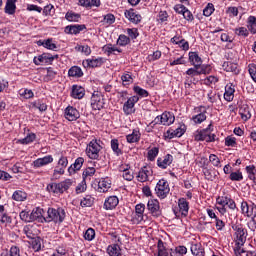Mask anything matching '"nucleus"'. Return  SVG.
Here are the masks:
<instances>
[{"mask_svg": "<svg viewBox=\"0 0 256 256\" xmlns=\"http://www.w3.org/2000/svg\"><path fill=\"white\" fill-rule=\"evenodd\" d=\"M65 217H66V212L65 209L59 207L57 209L55 208H48L47 210V216L44 218V221L46 223H51V221H53V223H63V221H65Z\"/></svg>", "mask_w": 256, "mask_h": 256, "instance_id": "obj_1", "label": "nucleus"}, {"mask_svg": "<svg viewBox=\"0 0 256 256\" xmlns=\"http://www.w3.org/2000/svg\"><path fill=\"white\" fill-rule=\"evenodd\" d=\"M211 127H213V124H209L207 128L202 130H197L194 139L195 141H206V143H213L215 141V134H211Z\"/></svg>", "mask_w": 256, "mask_h": 256, "instance_id": "obj_2", "label": "nucleus"}, {"mask_svg": "<svg viewBox=\"0 0 256 256\" xmlns=\"http://www.w3.org/2000/svg\"><path fill=\"white\" fill-rule=\"evenodd\" d=\"M101 140H92L87 145L86 154L89 159H99V153L103 146H101Z\"/></svg>", "mask_w": 256, "mask_h": 256, "instance_id": "obj_3", "label": "nucleus"}, {"mask_svg": "<svg viewBox=\"0 0 256 256\" xmlns=\"http://www.w3.org/2000/svg\"><path fill=\"white\" fill-rule=\"evenodd\" d=\"M170 191L171 188H169V182H167V180L161 179L157 182L155 193L159 199H166Z\"/></svg>", "mask_w": 256, "mask_h": 256, "instance_id": "obj_4", "label": "nucleus"}, {"mask_svg": "<svg viewBox=\"0 0 256 256\" xmlns=\"http://www.w3.org/2000/svg\"><path fill=\"white\" fill-rule=\"evenodd\" d=\"M232 229L235 231L236 236V245L239 249L245 245V241H247V234L245 232V228L241 224L232 226Z\"/></svg>", "mask_w": 256, "mask_h": 256, "instance_id": "obj_5", "label": "nucleus"}, {"mask_svg": "<svg viewBox=\"0 0 256 256\" xmlns=\"http://www.w3.org/2000/svg\"><path fill=\"white\" fill-rule=\"evenodd\" d=\"M152 123L154 125H173L175 123V116L171 112H164L157 116Z\"/></svg>", "mask_w": 256, "mask_h": 256, "instance_id": "obj_6", "label": "nucleus"}, {"mask_svg": "<svg viewBox=\"0 0 256 256\" xmlns=\"http://www.w3.org/2000/svg\"><path fill=\"white\" fill-rule=\"evenodd\" d=\"M91 107L94 111H101L105 107V98L101 92H94L91 97Z\"/></svg>", "mask_w": 256, "mask_h": 256, "instance_id": "obj_7", "label": "nucleus"}, {"mask_svg": "<svg viewBox=\"0 0 256 256\" xmlns=\"http://www.w3.org/2000/svg\"><path fill=\"white\" fill-rule=\"evenodd\" d=\"M241 213L245 217H256V205L251 202L250 204L247 201L241 203Z\"/></svg>", "mask_w": 256, "mask_h": 256, "instance_id": "obj_8", "label": "nucleus"}, {"mask_svg": "<svg viewBox=\"0 0 256 256\" xmlns=\"http://www.w3.org/2000/svg\"><path fill=\"white\" fill-rule=\"evenodd\" d=\"M139 102V96H132L123 105L125 115H133L135 113V103Z\"/></svg>", "mask_w": 256, "mask_h": 256, "instance_id": "obj_9", "label": "nucleus"}, {"mask_svg": "<svg viewBox=\"0 0 256 256\" xmlns=\"http://www.w3.org/2000/svg\"><path fill=\"white\" fill-rule=\"evenodd\" d=\"M59 55H51L49 53H43L42 55H39L38 57H34L33 61L35 65H41L42 63L49 64L53 63L55 59H57Z\"/></svg>", "mask_w": 256, "mask_h": 256, "instance_id": "obj_10", "label": "nucleus"}, {"mask_svg": "<svg viewBox=\"0 0 256 256\" xmlns=\"http://www.w3.org/2000/svg\"><path fill=\"white\" fill-rule=\"evenodd\" d=\"M147 209L150 211L153 217H161V208L159 206V200H149L147 203Z\"/></svg>", "mask_w": 256, "mask_h": 256, "instance_id": "obj_11", "label": "nucleus"}, {"mask_svg": "<svg viewBox=\"0 0 256 256\" xmlns=\"http://www.w3.org/2000/svg\"><path fill=\"white\" fill-rule=\"evenodd\" d=\"M87 29V26L85 24H74V25H68L64 29V33L67 35H79L81 31H85Z\"/></svg>", "mask_w": 256, "mask_h": 256, "instance_id": "obj_12", "label": "nucleus"}, {"mask_svg": "<svg viewBox=\"0 0 256 256\" xmlns=\"http://www.w3.org/2000/svg\"><path fill=\"white\" fill-rule=\"evenodd\" d=\"M183 135H185V126L178 127L176 129L170 128L164 133V137H166V139H174V137H183Z\"/></svg>", "mask_w": 256, "mask_h": 256, "instance_id": "obj_13", "label": "nucleus"}, {"mask_svg": "<svg viewBox=\"0 0 256 256\" xmlns=\"http://www.w3.org/2000/svg\"><path fill=\"white\" fill-rule=\"evenodd\" d=\"M124 15L127 20H129L131 23H134L135 25L141 23V19H143V17H141V14L137 13L135 9L126 10Z\"/></svg>", "mask_w": 256, "mask_h": 256, "instance_id": "obj_14", "label": "nucleus"}, {"mask_svg": "<svg viewBox=\"0 0 256 256\" xmlns=\"http://www.w3.org/2000/svg\"><path fill=\"white\" fill-rule=\"evenodd\" d=\"M49 163H53V156L47 155L43 158H38L33 161L32 165L34 169H39L41 167H45V165H49Z\"/></svg>", "mask_w": 256, "mask_h": 256, "instance_id": "obj_15", "label": "nucleus"}, {"mask_svg": "<svg viewBox=\"0 0 256 256\" xmlns=\"http://www.w3.org/2000/svg\"><path fill=\"white\" fill-rule=\"evenodd\" d=\"M65 117L68 121H77L81 115L79 114V111L77 108H74L73 106H68L65 110Z\"/></svg>", "mask_w": 256, "mask_h": 256, "instance_id": "obj_16", "label": "nucleus"}, {"mask_svg": "<svg viewBox=\"0 0 256 256\" xmlns=\"http://www.w3.org/2000/svg\"><path fill=\"white\" fill-rule=\"evenodd\" d=\"M119 205V198L117 196H109L104 202V209L111 211Z\"/></svg>", "mask_w": 256, "mask_h": 256, "instance_id": "obj_17", "label": "nucleus"}, {"mask_svg": "<svg viewBox=\"0 0 256 256\" xmlns=\"http://www.w3.org/2000/svg\"><path fill=\"white\" fill-rule=\"evenodd\" d=\"M179 213L182 217H187L189 215V202L187 199L180 198L178 200Z\"/></svg>", "mask_w": 256, "mask_h": 256, "instance_id": "obj_18", "label": "nucleus"}, {"mask_svg": "<svg viewBox=\"0 0 256 256\" xmlns=\"http://www.w3.org/2000/svg\"><path fill=\"white\" fill-rule=\"evenodd\" d=\"M145 213V204H137L135 206L134 223H141L143 221V214Z\"/></svg>", "mask_w": 256, "mask_h": 256, "instance_id": "obj_19", "label": "nucleus"}, {"mask_svg": "<svg viewBox=\"0 0 256 256\" xmlns=\"http://www.w3.org/2000/svg\"><path fill=\"white\" fill-rule=\"evenodd\" d=\"M109 189H111V180H109V178L100 179L97 188L98 193H107Z\"/></svg>", "mask_w": 256, "mask_h": 256, "instance_id": "obj_20", "label": "nucleus"}, {"mask_svg": "<svg viewBox=\"0 0 256 256\" xmlns=\"http://www.w3.org/2000/svg\"><path fill=\"white\" fill-rule=\"evenodd\" d=\"M83 163H85V159L83 157H78L75 162L68 168V173L73 175L75 171H80L83 167Z\"/></svg>", "mask_w": 256, "mask_h": 256, "instance_id": "obj_21", "label": "nucleus"}, {"mask_svg": "<svg viewBox=\"0 0 256 256\" xmlns=\"http://www.w3.org/2000/svg\"><path fill=\"white\" fill-rule=\"evenodd\" d=\"M199 110L200 113L192 117V121H194V123L198 125H200V123H203V121L207 120V110H205V107L200 106Z\"/></svg>", "mask_w": 256, "mask_h": 256, "instance_id": "obj_22", "label": "nucleus"}, {"mask_svg": "<svg viewBox=\"0 0 256 256\" xmlns=\"http://www.w3.org/2000/svg\"><path fill=\"white\" fill-rule=\"evenodd\" d=\"M235 98V86L228 84L225 86L224 99L225 101L231 102Z\"/></svg>", "mask_w": 256, "mask_h": 256, "instance_id": "obj_23", "label": "nucleus"}, {"mask_svg": "<svg viewBox=\"0 0 256 256\" xmlns=\"http://www.w3.org/2000/svg\"><path fill=\"white\" fill-rule=\"evenodd\" d=\"M71 95L73 99H83V97H85V88L79 85H73Z\"/></svg>", "mask_w": 256, "mask_h": 256, "instance_id": "obj_24", "label": "nucleus"}, {"mask_svg": "<svg viewBox=\"0 0 256 256\" xmlns=\"http://www.w3.org/2000/svg\"><path fill=\"white\" fill-rule=\"evenodd\" d=\"M172 163H173V156L170 154L166 155L164 159L158 158L157 160V165L161 169H167V167H169V165H171Z\"/></svg>", "mask_w": 256, "mask_h": 256, "instance_id": "obj_25", "label": "nucleus"}, {"mask_svg": "<svg viewBox=\"0 0 256 256\" xmlns=\"http://www.w3.org/2000/svg\"><path fill=\"white\" fill-rule=\"evenodd\" d=\"M189 61L196 69H199L201 63H203V60H201L197 52H189Z\"/></svg>", "mask_w": 256, "mask_h": 256, "instance_id": "obj_26", "label": "nucleus"}, {"mask_svg": "<svg viewBox=\"0 0 256 256\" xmlns=\"http://www.w3.org/2000/svg\"><path fill=\"white\" fill-rule=\"evenodd\" d=\"M222 67L224 71H227L228 73H234L235 75L239 73V66L236 63L224 62Z\"/></svg>", "mask_w": 256, "mask_h": 256, "instance_id": "obj_27", "label": "nucleus"}, {"mask_svg": "<svg viewBox=\"0 0 256 256\" xmlns=\"http://www.w3.org/2000/svg\"><path fill=\"white\" fill-rule=\"evenodd\" d=\"M57 184H58V194H63L65 191H68V189L71 187V185H73V180L66 179Z\"/></svg>", "mask_w": 256, "mask_h": 256, "instance_id": "obj_28", "label": "nucleus"}, {"mask_svg": "<svg viewBox=\"0 0 256 256\" xmlns=\"http://www.w3.org/2000/svg\"><path fill=\"white\" fill-rule=\"evenodd\" d=\"M44 210L42 208H34L32 212L30 213L33 221H41V219L45 220V216H43Z\"/></svg>", "mask_w": 256, "mask_h": 256, "instance_id": "obj_29", "label": "nucleus"}, {"mask_svg": "<svg viewBox=\"0 0 256 256\" xmlns=\"http://www.w3.org/2000/svg\"><path fill=\"white\" fill-rule=\"evenodd\" d=\"M15 3H17V0H7L5 6V13H7V15H15V11L17 9Z\"/></svg>", "mask_w": 256, "mask_h": 256, "instance_id": "obj_30", "label": "nucleus"}, {"mask_svg": "<svg viewBox=\"0 0 256 256\" xmlns=\"http://www.w3.org/2000/svg\"><path fill=\"white\" fill-rule=\"evenodd\" d=\"M81 7H100L101 0H79Z\"/></svg>", "mask_w": 256, "mask_h": 256, "instance_id": "obj_31", "label": "nucleus"}, {"mask_svg": "<svg viewBox=\"0 0 256 256\" xmlns=\"http://www.w3.org/2000/svg\"><path fill=\"white\" fill-rule=\"evenodd\" d=\"M107 253L110 256H123V254H121V247H119L118 244L108 246Z\"/></svg>", "mask_w": 256, "mask_h": 256, "instance_id": "obj_32", "label": "nucleus"}, {"mask_svg": "<svg viewBox=\"0 0 256 256\" xmlns=\"http://www.w3.org/2000/svg\"><path fill=\"white\" fill-rule=\"evenodd\" d=\"M12 199L18 202L25 201L27 199V193L23 190H16L12 195Z\"/></svg>", "mask_w": 256, "mask_h": 256, "instance_id": "obj_33", "label": "nucleus"}, {"mask_svg": "<svg viewBox=\"0 0 256 256\" xmlns=\"http://www.w3.org/2000/svg\"><path fill=\"white\" fill-rule=\"evenodd\" d=\"M34 231L35 228L32 225H26L23 228V233L28 239H35V237H37V234H35Z\"/></svg>", "mask_w": 256, "mask_h": 256, "instance_id": "obj_34", "label": "nucleus"}, {"mask_svg": "<svg viewBox=\"0 0 256 256\" xmlns=\"http://www.w3.org/2000/svg\"><path fill=\"white\" fill-rule=\"evenodd\" d=\"M68 75H69V77L80 78L83 75V70H81V67H79V66H72L68 70Z\"/></svg>", "mask_w": 256, "mask_h": 256, "instance_id": "obj_35", "label": "nucleus"}, {"mask_svg": "<svg viewBox=\"0 0 256 256\" xmlns=\"http://www.w3.org/2000/svg\"><path fill=\"white\" fill-rule=\"evenodd\" d=\"M93 203H95V198L91 195H87L81 200L80 205L81 207H92Z\"/></svg>", "mask_w": 256, "mask_h": 256, "instance_id": "obj_36", "label": "nucleus"}, {"mask_svg": "<svg viewBox=\"0 0 256 256\" xmlns=\"http://www.w3.org/2000/svg\"><path fill=\"white\" fill-rule=\"evenodd\" d=\"M247 27L253 35L256 33V17L255 16H249L247 21Z\"/></svg>", "mask_w": 256, "mask_h": 256, "instance_id": "obj_37", "label": "nucleus"}, {"mask_svg": "<svg viewBox=\"0 0 256 256\" xmlns=\"http://www.w3.org/2000/svg\"><path fill=\"white\" fill-rule=\"evenodd\" d=\"M65 19H67V21H70V22L79 23V20L81 19V15L75 12H67L65 15Z\"/></svg>", "mask_w": 256, "mask_h": 256, "instance_id": "obj_38", "label": "nucleus"}, {"mask_svg": "<svg viewBox=\"0 0 256 256\" xmlns=\"http://www.w3.org/2000/svg\"><path fill=\"white\" fill-rule=\"evenodd\" d=\"M117 43H118V45H120V47H127V45H129V43H131V38H129L125 34H121L118 37Z\"/></svg>", "mask_w": 256, "mask_h": 256, "instance_id": "obj_39", "label": "nucleus"}, {"mask_svg": "<svg viewBox=\"0 0 256 256\" xmlns=\"http://www.w3.org/2000/svg\"><path fill=\"white\" fill-rule=\"evenodd\" d=\"M35 139H37V135H35V133H30L27 134L25 138L20 139L19 143L22 145H29V143H33Z\"/></svg>", "mask_w": 256, "mask_h": 256, "instance_id": "obj_40", "label": "nucleus"}, {"mask_svg": "<svg viewBox=\"0 0 256 256\" xmlns=\"http://www.w3.org/2000/svg\"><path fill=\"white\" fill-rule=\"evenodd\" d=\"M126 139L128 143H137L141 139V136L139 132L133 131L132 134L126 136Z\"/></svg>", "mask_w": 256, "mask_h": 256, "instance_id": "obj_41", "label": "nucleus"}, {"mask_svg": "<svg viewBox=\"0 0 256 256\" xmlns=\"http://www.w3.org/2000/svg\"><path fill=\"white\" fill-rule=\"evenodd\" d=\"M42 47H45V49H49L50 51H56L57 44L53 43V39H47L43 41Z\"/></svg>", "mask_w": 256, "mask_h": 256, "instance_id": "obj_42", "label": "nucleus"}, {"mask_svg": "<svg viewBox=\"0 0 256 256\" xmlns=\"http://www.w3.org/2000/svg\"><path fill=\"white\" fill-rule=\"evenodd\" d=\"M55 77H57V72L55 70H53L52 67L47 68V74L44 77V80L46 82L53 81V79H55Z\"/></svg>", "mask_w": 256, "mask_h": 256, "instance_id": "obj_43", "label": "nucleus"}, {"mask_svg": "<svg viewBox=\"0 0 256 256\" xmlns=\"http://www.w3.org/2000/svg\"><path fill=\"white\" fill-rule=\"evenodd\" d=\"M20 219L21 221H25V223H33L31 213L27 210H23L20 212Z\"/></svg>", "mask_w": 256, "mask_h": 256, "instance_id": "obj_44", "label": "nucleus"}, {"mask_svg": "<svg viewBox=\"0 0 256 256\" xmlns=\"http://www.w3.org/2000/svg\"><path fill=\"white\" fill-rule=\"evenodd\" d=\"M191 253L194 256H205V252H203V249H201L197 244H193L191 246Z\"/></svg>", "mask_w": 256, "mask_h": 256, "instance_id": "obj_45", "label": "nucleus"}, {"mask_svg": "<svg viewBox=\"0 0 256 256\" xmlns=\"http://www.w3.org/2000/svg\"><path fill=\"white\" fill-rule=\"evenodd\" d=\"M43 15L53 17L55 15V7L52 4L46 5L43 9Z\"/></svg>", "mask_w": 256, "mask_h": 256, "instance_id": "obj_46", "label": "nucleus"}, {"mask_svg": "<svg viewBox=\"0 0 256 256\" xmlns=\"http://www.w3.org/2000/svg\"><path fill=\"white\" fill-rule=\"evenodd\" d=\"M88 67H101L103 65V58H96L87 60Z\"/></svg>", "mask_w": 256, "mask_h": 256, "instance_id": "obj_47", "label": "nucleus"}, {"mask_svg": "<svg viewBox=\"0 0 256 256\" xmlns=\"http://www.w3.org/2000/svg\"><path fill=\"white\" fill-rule=\"evenodd\" d=\"M126 32L129 39L135 40L139 37V30H137V28H128Z\"/></svg>", "mask_w": 256, "mask_h": 256, "instance_id": "obj_48", "label": "nucleus"}, {"mask_svg": "<svg viewBox=\"0 0 256 256\" xmlns=\"http://www.w3.org/2000/svg\"><path fill=\"white\" fill-rule=\"evenodd\" d=\"M84 239L86 241H93L95 239V229L88 228L84 233Z\"/></svg>", "mask_w": 256, "mask_h": 256, "instance_id": "obj_49", "label": "nucleus"}, {"mask_svg": "<svg viewBox=\"0 0 256 256\" xmlns=\"http://www.w3.org/2000/svg\"><path fill=\"white\" fill-rule=\"evenodd\" d=\"M32 249H34L36 252L41 249V237H34L31 241Z\"/></svg>", "mask_w": 256, "mask_h": 256, "instance_id": "obj_50", "label": "nucleus"}, {"mask_svg": "<svg viewBox=\"0 0 256 256\" xmlns=\"http://www.w3.org/2000/svg\"><path fill=\"white\" fill-rule=\"evenodd\" d=\"M159 155V148L154 147L148 151V161H155V158Z\"/></svg>", "mask_w": 256, "mask_h": 256, "instance_id": "obj_51", "label": "nucleus"}, {"mask_svg": "<svg viewBox=\"0 0 256 256\" xmlns=\"http://www.w3.org/2000/svg\"><path fill=\"white\" fill-rule=\"evenodd\" d=\"M229 178L231 181H243V173L241 171L231 172Z\"/></svg>", "mask_w": 256, "mask_h": 256, "instance_id": "obj_52", "label": "nucleus"}, {"mask_svg": "<svg viewBox=\"0 0 256 256\" xmlns=\"http://www.w3.org/2000/svg\"><path fill=\"white\" fill-rule=\"evenodd\" d=\"M215 11V6L213 4L209 3L203 10V15L205 17H211L213 15V12Z\"/></svg>", "mask_w": 256, "mask_h": 256, "instance_id": "obj_53", "label": "nucleus"}, {"mask_svg": "<svg viewBox=\"0 0 256 256\" xmlns=\"http://www.w3.org/2000/svg\"><path fill=\"white\" fill-rule=\"evenodd\" d=\"M200 67L196 68L194 66V68H189L186 71V75H188L189 77H197V75H201V73H203V71H199Z\"/></svg>", "mask_w": 256, "mask_h": 256, "instance_id": "obj_54", "label": "nucleus"}, {"mask_svg": "<svg viewBox=\"0 0 256 256\" xmlns=\"http://www.w3.org/2000/svg\"><path fill=\"white\" fill-rule=\"evenodd\" d=\"M122 177L126 181H133V178H134L133 171L129 170V168H124Z\"/></svg>", "mask_w": 256, "mask_h": 256, "instance_id": "obj_55", "label": "nucleus"}, {"mask_svg": "<svg viewBox=\"0 0 256 256\" xmlns=\"http://www.w3.org/2000/svg\"><path fill=\"white\" fill-rule=\"evenodd\" d=\"M111 149L112 151H114V153H116V155H121V149H119V140H111Z\"/></svg>", "mask_w": 256, "mask_h": 256, "instance_id": "obj_56", "label": "nucleus"}, {"mask_svg": "<svg viewBox=\"0 0 256 256\" xmlns=\"http://www.w3.org/2000/svg\"><path fill=\"white\" fill-rule=\"evenodd\" d=\"M95 175V169L93 167H88L84 170L82 177L85 181L88 177H93Z\"/></svg>", "mask_w": 256, "mask_h": 256, "instance_id": "obj_57", "label": "nucleus"}, {"mask_svg": "<svg viewBox=\"0 0 256 256\" xmlns=\"http://www.w3.org/2000/svg\"><path fill=\"white\" fill-rule=\"evenodd\" d=\"M134 92L136 95H139V97H149V92L139 86L134 87Z\"/></svg>", "mask_w": 256, "mask_h": 256, "instance_id": "obj_58", "label": "nucleus"}, {"mask_svg": "<svg viewBox=\"0 0 256 256\" xmlns=\"http://www.w3.org/2000/svg\"><path fill=\"white\" fill-rule=\"evenodd\" d=\"M102 23H105L106 25H113V23H115V15L113 14L104 15V19Z\"/></svg>", "mask_w": 256, "mask_h": 256, "instance_id": "obj_59", "label": "nucleus"}, {"mask_svg": "<svg viewBox=\"0 0 256 256\" xmlns=\"http://www.w3.org/2000/svg\"><path fill=\"white\" fill-rule=\"evenodd\" d=\"M240 115L243 121H249V119H251V112L249 111V108H244L243 110H240Z\"/></svg>", "mask_w": 256, "mask_h": 256, "instance_id": "obj_60", "label": "nucleus"}, {"mask_svg": "<svg viewBox=\"0 0 256 256\" xmlns=\"http://www.w3.org/2000/svg\"><path fill=\"white\" fill-rule=\"evenodd\" d=\"M47 191H49V193H54L56 195H59L58 184L57 183L48 184L47 185Z\"/></svg>", "mask_w": 256, "mask_h": 256, "instance_id": "obj_61", "label": "nucleus"}, {"mask_svg": "<svg viewBox=\"0 0 256 256\" xmlns=\"http://www.w3.org/2000/svg\"><path fill=\"white\" fill-rule=\"evenodd\" d=\"M236 35H239L241 37H248L249 36V31L245 27H240L235 29Z\"/></svg>", "mask_w": 256, "mask_h": 256, "instance_id": "obj_62", "label": "nucleus"}, {"mask_svg": "<svg viewBox=\"0 0 256 256\" xmlns=\"http://www.w3.org/2000/svg\"><path fill=\"white\" fill-rule=\"evenodd\" d=\"M121 79H122V82L124 83V85H129V84L133 83V77H131V74H129V73L123 74L121 76Z\"/></svg>", "mask_w": 256, "mask_h": 256, "instance_id": "obj_63", "label": "nucleus"}, {"mask_svg": "<svg viewBox=\"0 0 256 256\" xmlns=\"http://www.w3.org/2000/svg\"><path fill=\"white\" fill-rule=\"evenodd\" d=\"M0 221H1V223L9 224V223H11L12 219L9 215L2 212V213H0Z\"/></svg>", "mask_w": 256, "mask_h": 256, "instance_id": "obj_64", "label": "nucleus"}]
</instances>
